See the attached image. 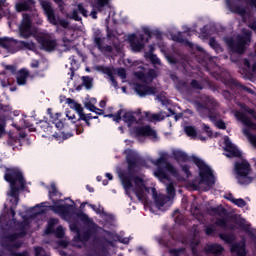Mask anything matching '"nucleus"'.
Returning a JSON list of instances; mask_svg holds the SVG:
<instances>
[{"label": "nucleus", "instance_id": "obj_23", "mask_svg": "<svg viewBox=\"0 0 256 256\" xmlns=\"http://www.w3.org/2000/svg\"><path fill=\"white\" fill-rule=\"evenodd\" d=\"M235 117L238 119V121H241L243 125H245L249 129H252L253 131H256V123L251 121V118H249L245 113L237 111L235 113Z\"/></svg>", "mask_w": 256, "mask_h": 256}, {"label": "nucleus", "instance_id": "obj_53", "mask_svg": "<svg viewBox=\"0 0 256 256\" xmlns=\"http://www.w3.org/2000/svg\"><path fill=\"white\" fill-rule=\"evenodd\" d=\"M98 70L102 71V73H104L105 75H108V77H111L113 75V70H111V68L109 67L99 66Z\"/></svg>", "mask_w": 256, "mask_h": 256}, {"label": "nucleus", "instance_id": "obj_29", "mask_svg": "<svg viewBox=\"0 0 256 256\" xmlns=\"http://www.w3.org/2000/svg\"><path fill=\"white\" fill-rule=\"evenodd\" d=\"M236 225L242 229V231H245V233H248L252 239H256L255 234L253 231H251V224H247V220L245 218H242L236 222Z\"/></svg>", "mask_w": 256, "mask_h": 256}, {"label": "nucleus", "instance_id": "obj_42", "mask_svg": "<svg viewBox=\"0 0 256 256\" xmlns=\"http://www.w3.org/2000/svg\"><path fill=\"white\" fill-rule=\"evenodd\" d=\"M227 199H228V201H230L237 207L243 208V207H245V205H247V202H245L242 198L237 199V198L233 197L232 194H230V196Z\"/></svg>", "mask_w": 256, "mask_h": 256}, {"label": "nucleus", "instance_id": "obj_37", "mask_svg": "<svg viewBox=\"0 0 256 256\" xmlns=\"http://www.w3.org/2000/svg\"><path fill=\"white\" fill-rule=\"evenodd\" d=\"M215 225L216 227H220L221 229H225V230H229V231H234L235 230V226L227 225V218H217L215 221Z\"/></svg>", "mask_w": 256, "mask_h": 256}, {"label": "nucleus", "instance_id": "obj_30", "mask_svg": "<svg viewBox=\"0 0 256 256\" xmlns=\"http://www.w3.org/2000/svg\"><path fill=\"white\" fill-rule=\"evenodd\" d=\"M172 41H175V43H181L182 45H185L186 47H190V49H193V43L185 38H183V32H178L177 34H173Z\"/></svg>", "mask_w": 256, "mask_h": 256}, {"label": "nucleus", "instance_id": "obj_31", "mask_svg": "<svg viewBox=\"0 0 256 256\" xmlns=\"http://www.w3.org/2000/svg\"><path fill=\"white\" fill-rule=\"evenodd\" d=\"M66 103L70 106L71 109H75L76 113L79 115L78 118H81V115H85V112H83V106L77 103L73 98H67Z\"/></svg>", "mask_w": 256, "mask_h": 256}, {"label": "nucleus", "instance_id": "obj_38", "mask_svg": "<svg viewBox=\"0 0 256 256\" xmlns=\"http://www.w3.org/2000/svg\"><path fill=\"white\" fill-rule=\"evenodd\" d=\"M21 188L17 187V185H10V197H13L14 200L12 203H15V205H19V191Z\"/></svg>", "mask_w": 256, "mask_h": 256}, {"label": "nucleus", "instance_id": "obj_61", "mask_svg": "<svg viewBox=\"0 0 256 256\" xmlns=\"http://www.w3.org/2000/svg\"><path fill=\"white\" fill-rule=\"evenodd\" d=\"M204 231H205L206 235L211 236L215 233V226H213V225L206 226Z\"/></svg>", "mask_w": 256, "mask_h": 256}, {"label": "nucleus", "instance_id": "obj_26", "mask_svg": "<svg viewBox=\"0 0 256 256\" xmlns=\"http://www.w3.org/2000/svg\"><path fill=\"white\" fill-rule=\"evenodd\" d=\"M92 37L94 45H96L97 49H103V43H105V38L103 37V33L101 32V30H94Z\"/></svg>", "mask_w": 256, "mask_h": 256}, {"label": "nucleus", "instance_id": "obj_57", "mask_svg": "<svg viewBox=\"0 0 256 256\" xmlns=\"http://www.w3.org/2000/svg\"><path fill=\"white\" fill-rule=\"evenodd\" d=\"M24 127H26L27 129H29V131L31 133H35V131H37V128H35L33 126V124L31 122H29V120H24Z\"/></svg>", "mask_w": 256, "mask_h": 256}, {"label": "nucleus", "instance_id": "obj_27", "mask_svg": "<svg viewBox=\"0 0 256 256\" xmlns=\"http://www.w3.org/2000/svg\"><path fill=\"white\" fill-rule=\"evenodd\" d=\"M184 131L188 137H192V139L198 138L200 141H207V137L197 134V129L195 126H185Z\"/></svg>", "mask_w": 256, "mask_h": 256}, {"label": "nucleus", "instance_id": "obj_22", "mask_svg": "<svg viewBox=\"0 0 256 256\" xmlns=\"http://www.w3.org/2000/svg\"><path fill=\"white\" fill-rule=\"evenodd\" d=\"M136 135L138 137H153V139H157V132L149 125L137 127Z\"/></svg>", "mask_w": 256, "mask_h": 256}, {"label": "nucleus", "instance_id": "obj_40", "mask_svg": "<svg viewBox=\"0 0 256 256\" xmlns=\"http://www.w3.org/2000/svg\"><path fill=\"white\" fill-rule=\"evenodd\" d=\"M122 120L124 121V123H127L128 127H131V125H133L135 121H137L135 115H133L132 112H125L122 116Z\"/></svg>", "mask_w": 256, "mask_h": 256}, {"label": "nucleus", "instance_id": "obj_58", "mask_svg": "<svg viewBox=\"0 0 256 256\" xmlns=\"http://www.w3.org/2000/svg\"><path fill=\"white\" fill-rule=\"evenodd\" d=\"M243 133L246 135V137H248L250 143L253 145V137H256V135L251 134V130H249V128H245Z\"/></svg>", "mask_w": 256, "mask_h": 256}, {"label": "nucleus", "instance_id": "obj_12", "mask_svg": "<svg viewBox=\"0 0 256 256\" xmlns=\"http://www.w3.org/2000/svg\"><path fill=\"white\" fill-rule=\"evenodd\" d=\"M43 9L48 17V21L52 23V25H60L63 29H67L69 27V21L57 19V16H55V10H53L50 3L43 4Z\"/></svg>", "mask_w": 256, "mask_h": 256}, {"label": "nucleus", "instance_id": "obj_35", "mask_svg": "<svg viewBox=\"0 0 256 256\" xmlns=\"http://www.w3.org/2000/svg\"><path fill=\"white\" fill-rule=\"evenodd\" d=\"M28 77H30L29 71H27L25 69H21L19 71V74L16 77L17 84L18 85H26Z\"/></svg>", "mask_w": 256, "mask_h": 256}, {"label": "nucleus", "instance_id": "obj_18", "mask_svg": "<svg viewBox=\"0 0 256 256\" xmlns=\"http://www.w3.org/2000/svg\"><path fill=\"white\" fill-rule=\"evenodd\" d=\"M128 42L133 53H141L145 49V44L139 41L137 34H130L128 36Z\"/></svg>", "mask_w": 256, "mask_h": 256}, {"label": "nucleus", "instance_id": "obj_5", "mask_svg": "<svg viewBox=\"0 0 256 256\" xmlns=\"http://www.w3.org/2000/svg\"><path fill=\"white\" fill-rule=\"evenodd\" d=\"M192 162L199 169L200 183L202 185H207L209 189H213L215 186V175H213V170L197 156H192Z\"/></svg>", "mask_w": 256, "mask_h": 256}, {"label": "nucleus", "instance_id": "obj_9", "mask_svg": "<svg viewBox=\"0 0 256 256\" xmlns=\"http://www.w3.org/2000/svg\"><path fill=\"white\" fill-rule=\"evenodd\" d=\"M4 179L10 185H17L19 183L20 189H25L26 181L25 177H23V172L19 170V168H6Z\"/></svg>", "mask_w": 256, "mask_h": 256}, {"label": "nucleus", "instance_id": "obj_3", "mask_svg": "<svg viewBox=\"0 0 256 256\" xmlns=\"http://www.w3.org/2000/svg\"><path fill=\"white\" fill-rule=\"evenodd\" d=\"M63 194H61V192H59V189H57V185H55V183H52L50 185V189L48 192V197L50 200H52L53 205L49 206L50 211H53V213H57L58 215H64L65 217H69L71 215L75 214V209H77L75 207V201L70 200L72 204H60L59 203H63V199H55V197H59L61 198Z\"/></svg>", "mask_w": 256, "mask_h": 256}, {"label": "nucleus", "instance_id": "obj_51", "mask_svg": "<svg viewBox=\"0 0 256 256\" xmlns=\"http://www.w3.org/2000/svg\"><path fill=\"white\" fill-rule=\"evenodd\" d=\"M66 117L67 119H69V121H71V123H77V121H80L79 118H77V116L75 115V113L71 112V111H66Z\"/></svg>", "mask_w": 256, "mask_h": 256}, {"label": "nucleus", "instance_id": "obj_55", "mask_svg": "<svg viewBox=\"0 0 256 256\" xmlns=\"http://www.w3.org/2000/svg\"><path fill=\"white\" fill-rule=\"evenodd\" d=\"M137 77L140 81H142V83H149V80L147 78V73L144 72H138L137 73Z\"/></svg>", "mask_w": 256, "mask_h": 256}, {"label": "nucleus", "instance_id": "obj_2", "mask_svg": "<svg viewBox=\"0 0 256 256\" xmlns=\"http://www.w3.org/2000/svg\"><path fill=\"white\" fill-rule=\"evenodd\" d=\"M193 105L200 115V117H208L210 121L215 123L218 129H227V124L223 120H217L219 114L217 113V100L212 96H201L199 100H194Z\"/></svg>", "mask_w": 256, "mask_h": 256}, {"label": "nucleus", "instance_id": "obj_47", "mask_svg": "<svg viewBox=\"0 0 256 256\" xmlns=\"http://www.w3.org/2000/svg\"><path fill=\"white\" fill-rule=\"evenodd\" d=\"M166 193L170 197H175L176 190H175V185L173 182H170L166 185Z\"/></svg>", "mask_w": 256, "mask_h": 256}, {"label": "nucleus", "instance_id": "obj_36", "mask_svg": "<svg viewBox=\"0 0 256 256\" xmlns=\"http://www.w3.org/2000/svg\"><path fill=\"white\" fill-rule=\"evenodd\" d=\"M173 157L175 159V161H177L178 163H187V161H189V156L187 155V153L181 151V150H175L173 152Z\"/></svg>", "mask_w": 256, "mask_h": 256}, {"label": "nucleus", "instance_id": "obj_20", "mask_svg": "<svg viewBox=\"0 0 256 256\" xmlns=\"http://www.w3.org/2000/svg\"><path fill=\"white\" fill-rule=\"evenodd\" d=\"M17 40L9 37L0 38V47L2 49H6L8 53H16L17 49H15V44H17Z\"/></svg>", "mask_w": 256, "mask_h": 256}, {"label": "nucleus", "instance_id": "obj_56", "mask_svg": "<svg viewBox=\"0 0 256 256\" xmlns=\"http://www.w3.org/2000/svg\"><path fill=\"white\" fill-rule=\"evenodd\" d=\"M77 11H78V13H81V15H83V17H88V11H87V9H85V7H83V4L77 5Z\"/></svg>", "mask_w": 256, "mask_h": 256}, {"label": "nucleus", "instance_id": "obj_45", "mask_svg": "<svg viewBox=\"0 0 256 256\" xmlns=\"http://www.w3.org/2000/svg\"><path fill=\"white\" fill-rule=\"evenodd\" d=\"M110 1L111 0H96L94 7L99 11V13H101V11H103V7H107Z\"/></svg>", "mask_w": 256, "mask_h": 256}, {"label": "nucleus", "instance_id": "obj_62", "mask_svg": "<svg viewBox=\"0 0 256 256\" xmlns=\"http://www.w3.org/2000/svg\"><path fill=\"white\" fill-rule=\"evenodd\" d=\"M99 51H101L102 53H113V46L111 45L102 46V48Z\"/></svg>", "mask_w": 256, "mask_h": 256}, {"label": "nucleus", "instance_id": "obj_6", "mask_svg": "<svg viewBox=\"0 0 256 256\" xmlns=\"http://www.w3.org/2000/svg\"><path fill=\"white\" fill-rule=\"evenodd\" d=\"M253 34L247 30L242 35H238L236 40L233 38L226 39V44L232 53L243 55L247 51V46L251 45V37Z\"/></svg>", "mask_w": 256, "mask_h": 256}, {"label": "nucleus", "instance_id": "obj_21", "mask_svg": "<svg viewBox=\"0 0 256 256\" xmlns=\"http://www.w3.org/2000/svg\"><path fill=\"white\" fill-rule=\"evenodd\" d=\"M223 251H225V248L218 243L208 244L204 248V253H206V255L221 256L223 255Z\"/></svg>", "mask_w": 256, "mask_h": 256}, {"label": "nucleus", "instance_id": "obj_14", "mask_svg": "<svg viewBox=\"0 0 256 256\" xmlns=\"http://www.w3.org/2000/svg\"><path fill=\"white\" fill-rule=\"evenodd\" d=\"M2 247L10 253V256H29V252L24 250L23 252H15V249H21L23 242L16 240L14 242H4Z\"/></svg>", "mask_w": 256, "mask_h": 256}, {"label": "nucleus", "instance_id": "obj_11", "mask_svg": "<svg viewBox=\"0 0 256 256\" xmlns=\"http://www.w3.org/2000/svg\"><path fill=\"white\" fill-rule=\"evenodd\" d=\"M33 20L31 19V15L28 13H24L22 15V21L19 26V33L22 39H29L31 35H33Z\"/></svg>", "mask_w": 256, "mask_h": 256}, {"label": "nucleus", "instance_id": "obj_4", "mask_svg": "<svg viewBox=\"0 0 256 256\" xmlns=\"http://www.w3.org/2000/svg\"><path fill=\"white\" fill-rule=\"evenodd\" d=\"M153 165H155L156 170L154 171L155 177L159 179V181H171V178L169 177V174L177 175V169H175V166L167 161V156L161 155L158 159H156L153 162Z\"/></svg>", "mask_w": 256, "mask_h": 256}, {"label": "nucleus", "instance_id": "obj_24", "mask_svg": "<svg viewBox=\"0 0 256 256\" xmlns=\"http://www.w3.org/2000/svg\"><path fill=\"white\" fill-rule=\"evenodd\" d=\"M152 193L156 207H158V209L165 207V204L169 201V196L164 194H157V190L155 188L152 189Z\"/></svg>", "mask_w": 256, "mask_h": 256}, {"label": "nucleus", "instance_id": "obj_49", "mask_svg": "<svg viewBox=\"0 0 256 256\" xmlns=\"http://www.w3.org/2000/svg\"><path fill=\"white\" fill-rule=\"evenodd\" d=\"M145 117L148 121H161V114H151L149 112H145Z\"/></svg>", "mask_w": 256, "mask_h": 256}, {"label": "nucleus", "instance_id": "obj_15", "mask_svg": "<svg viewBox=\"0 0 256 256\" xmlns=\"http://www.w3.org/2000/svg\"><path fill=\"white\" fill-rule=\"evenodd\" d=\"M97 229L99 226L97 224H92V226H88V228L82 232L77 233V239L80 243H87L91 240V237L97 235Z\"/></svg>", "mask_w": 256, "mask_h": 256}, {"label": "nucleus", "instance_id": "obj_59", "mask_svg": "<svg viewBox=\"0 0 256 256\" xmlns=\"http://www.w3.org/2000/svg\"><path fill=\"white\" fill-rule=\"evenodd\" d=\"M190 85H191L192 89H199V90L203 89V86L196 79H193L191 81Z\"/></svg>", "mask_w": 256, "mask_h": 256}, {"label": "nucleus", "instance_id": "obj_34", "mask_svg": "<svg viewBox=\"0 0 256 256\" xmlns=\"http://www.w3.org/2000/svg\"><path fill=\"white\" fill-rule=\"evenodd\" d=\"M170 79H172L174 81V83L176 84V89L178 91H183V89H187V87H188L187 82L179 79V77L177 75L171 74Z\"/></svg>", "mask_w": 256, "mask_h": 256}, {"label": "nucleus", "instance_id": "obj_8", "mask_svg": "<svg viewBox=\"0 0 256 256\" xmlns=\"http://www.w3.org/2000/svg\"><path fill=\"white\" fill-rule=\"evenodd\" d=\"M12 223L14 225V229L18 232L6 235L4 237L6 241L9 243H15V241H18L17 239L27 237V227H29V222H27V220L19 221L17 218H12Z\"/></svg>", "mask_w": 256, "mask_h": 256}, {"label": "nucleus", "instance_id": "obj_33", "mask_svg": "<svg viewBox=\"0 0 256 256\" xmlns=\"http://www.w3.org/2000/svg\"><path fill=\"white\" fill-rule=\"evenodd\" d=\"M74 215H76V217L82 221V223L84 225H87V227L89 226H93V224H95V222H93V220L91 218H89V216L85 213H83L82 211L75 213L74 210Z\"/></svg>", "mask_w": 256, "mask_h": 256}, {"label": "nucleus", "instance_id": "obj_1", "mask_svg": "<svg viewBox=\"0 0 256 256\" xmlns=\"http://www.w3.org/2000/svg\"><path fill=\"white\" fill-rule=\"evenodd\" d=\"M128 172H120L119 177L122 187L125 190L126 195H131V189L136 195L137 199L142 203L147 201L145 197V191H149V188L145 185V180L140 176L135 175V169H141L145 167V160L135 154L132 150L128 151L126 155Z\"/></svg>", "mask_w": 256, "mask_h": 256}, {"label": "nucleus", "instance_id": "obj_64", "mask_svg": "<svg viewBox=\"0 0 256 256\" xmlns=\"http://www.w3.org/2000/svg\"><path fill=\"white\" fill-rule=\"evenodd\" d=\"M71 19H73V21H81V16H79V11L73 10Z\"/></svg>", "mask_w": 256, "mask_h": 256}, {"label": "nucleus", "instance_id": "obj_28", "mask_svg": "<svg viewBox=\"0 0 256 256\" xmlns=\"http://www.w3.org/2000/svg\"><path fill=\"white\" fill-rule=\"evenodd\" d=\"M37 127L44 133H47V135H51L53 133V126L47 121V117H44L43 120H40L36 123Z\"/></svg>", "mask_w": 256, "mask_h": 256}, {"label": "nucleus", "instance_id": "obj_17", "mask_svg": "<svg viewBox=\"0 0 256 256\" xmlns=\"http://www.w3.org/2000/svg\"><path fill=\"white\" fill-rule=\"evenodd\" d=\"M224 155L229 158L233 157H242V153L240 152L239 148L233 145V142L229 138H226L224 141Z\"/></svg>", "mask_w": 256, "mask_h": 256}, {"label": "nucleus", "instance_id": "obj_44", "mask_svg": "<svg viewBox=\"0 0 256 256\" xmlns=\"http://www.w3.org/2000/svg\"><path fill=\"white\" fill-rule=\"evenodd\" d=\"M18 43L20 49H28V51H33L35 49V43L33 42L19 41Z\"/></svg>", "mask_w": 256, "mask_h": 256}, {"label": "nucleus", "instance_id": "obj_39", "mask_svg": "<svg viewBox=\"0 0 256 256\" xmlns=\"http://www.w3.org/2000/svg\"><path fill=\"white\" fill-rule=\"evenodd\" d=\"M55 225H57V218H50L45 230L46 235H53L55 233Z\"/></svg>", "mask_w": 256, "mask_h": 256}, {"label": "nucleus", "instance_id": "obj_19", "mask_svg": "<svg viewBox=\"0 0 256 256\" xmlns=\"http://www.w3.org/2000/svg\"><path fill=\"white\" fill-rule=\"evenodd\" d=\"M17 13H23V11H33L35 9V0H18L15 4Z\"/></svg>", "mask_w": 256, "mask_h": 256}, {"label": "nucleus", "instance_id": "obj_52", "mask_svg": "<svg viewBox=\"0 0 256 256\" xmlns=\"http://www.w3.org/2000/svg\"><path fill=\"white\" fill-rule=\"evenodd\" d=\"M146 77H147L149 82L153 81V79H156V77H157V71H155V69H150L146 73Z\"/></svg>", "mask_w": 256, "mask_h": 256}, {"label": "nucleus", "instance_id": "obj_50", "mask_svg": "<svg viewBox=\"0 0 256 256\" xmlns=\"http://www.w3.org/2000/svg\"><path fill=\"white\" fill-rule=\"evenodd\" d=\"M181 253H185V248H172L169 250V254L172 256H181Z\"/></svg>", "mask_w": 256, "mask_h": 256}, {"label": "nucleus", "instance_id": "obj_60", "mask_svg": "<svg viewBox=\"0 0 256 256\" xmlns=\"http://www.w3.org/2000/svg\"><path fill=\"white\" fill-rule=\"evenodd\" d=\"M203 131H205L207 137H213V130H211V127H209L208 125L203 124Z\"/></svg>", "mask_w": 256, "mask_h": 256}, {"label": "nucleus", "instance_id": "obj_13", "mask_svg": "<svg viewBox=\"0 0 256 256\" xmlns=\"http://www.w3.org/2000/svg\"><path fill=\"white\" fill-rule=\"evenodd\" d=\"M37 42L40 45V49L42 51H46L47 53L55 51L58 46L57 40L51 39L49 36H38Z\"/></svg>", "mask_w": 256, "mask_h": 256}, {"label": "nucleus", "instance_id": "obj_25", "mask_svg": "<svg viewBox=\"0 0 256 256\" xmlns=\"http://www.w3.org/2000/svg\"><path fill=\"white\" fill-rule=\"evenodd\" d=\"M227 84L229 85V87H235L236 89H243V91H246V93H250V95H255V91H253V89L241 84V82H239L235 78L228 79Z\"/></svg>", "mask_w": 256, "mask_h": 256}, {"label": "nucleus", "instance_id": "obj_48", "mask_svg": "<svg viewBox=\"0 0 256 256\" xmlns=\"http://www.w3.org/2000/svg\"><path fill=\"white\" fill-rule=\"evenodd\" d=\"M53 235H55L57 239H63V237H65V230L63 229V226H58L54 230Z\"/></svg>", "mask_w": 256, "mask_h": 256}, {"label": "nucleus", "instance_id": "obj_43", "mask_svg": "<svg viewBox=\"0 0 256 256\" xmlns=\"http://www.w3.org/2000/svg\"><path fill=\"white\" fill-rule=\"evenodd\" d=\"M82 85L87 89H93V78L89 76H82Z\"/></svg>", "mask_w": 256, "mask_h": 256}, {"label": "nucleus", "instance_id": "obj_32", "mask_svg": "<svg viewBox=\"0 0 256 256\" xmlns=\"http://www.w3.org/2000/svg\"><path fill=\"white\" fill-rule=\"evenodd\" d=\"M219 238L227 243V245H234L233 243H235L237 236L235 233H220Z\"/></svg>", "mask_w": 256, "mask_h": 256}, {"label": "nucleus", "instance_id": "obj_46", "mask_svg": "<svg viewBox=\"0 0 256 256\" xmlns=\"http://www.w3.org/2000/svg\"><path fill=\"white\" fill-rule=\"evenodd\" d=\"M121 115H123V109L118 110L116 114H107L104 117H108V119H113V121L119 123L121 121Z\"/></svg>", "mask_w": 256, "mask_h": 256}, {"label": "nucleus", "instance_id": "obj_63", "mask_svg": "<svg viewBox=\"0 0 256 256\" xmlns=\"http://www.w3.org/2000/svg\"><path fill=\"white\" fill-rule=\"evenodd\" d=\"M183 173H185L186 177H191V170H189V165L185 164L181 166Z\"/></svg>", "mask_w": 256, "mask_h": 256}, {"label": "nucleus", "instance_id": "obj_16", "mask_svg": "<svg viewBox=\"0 0 256 256\" xmlns=\"http://www.w3.org/2000/svg\"><path fill=\"white\" fill-rule=\"evenodd\" d=\"M134 91L139 97H146V95H157V88L149 86L147 84L136 83L134 85Z\"/></svg>", "mask_w": 256, "mask_h": 256}, {"label": "nucleus", "instance_id": "obj_7", "mask_svg": "<svg viewBox=\"0 0 256 256\" xmlns=\"http://www.w3.org/2000/svg\"><path fill=\"white\" fill-rule=\"evenodd\" d=\"M235 171L237 174L236 179L240 185H250V183H253V178L249 176V173H251V164L249 162H236Z\"/></svg>", "mask_w": 256, "mask_h": 256}, {"label": "nucleus", "instance_id": "obj_10", "mask_svg": "<svg viewBox=\"0 0 256 256\" xmlns=\"http://www.w3.org/2000/svg\"><path fill=\"white\" fill-rule=\"evenodd\" d=\"M241 0H225L227 9L234 13L235 15H239L240 17H245L247 15V8L239 5L237 2ZM249 3L250 7L256 9V0H246Z\"/></svg>", "mask_w": 256, "mask_h": 256}, {"label": "nucleus", "instance_id": "obj_41", "mask_svg": "<svg viewBox=\"0 0 256 256\" xmlns=\"http://www.w3.org/2000/svg\"><path fill=\"white\" fill-rule=\"evenodd\" d=\"M209 211L213 213V215H218V217H221L222 215H227V209L223 206H217V207H210Z\"/></svg>", "mask_w": 256, "mask_h": 256}, {"label": "nucleus", "instance_id": "obj_54", "mask_svg": "<svg viewBox=\"0 0 256 256\" xmlns=\"http://www.w3.org/2000/svg\"><path fill=\"white\" fill-rule=\"evenodd\" d=\"M209 45L210 47H212V49H215V51H219V49H221V46L219 45V43H217V40H215V38H210Z\"/></svg>", "mask_w": 256, "mask_h": 256}]
</instances>
